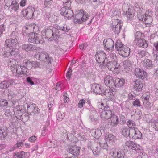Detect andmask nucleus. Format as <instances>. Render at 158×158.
Listing matches in <instances>:
<instances>
[{
	"label": "nucleus",
	"instance_id": "obj_1",
	"mask_svg": "<svg viewBox=\"0 0 158 158\" xmlns=\"http://www.w3.org/2000/svg\"><path fill=\"white\" fill-rule=\"evenodd\" d=\"M64 31L65 32H68L69 28L66 26H60L57 24H53V26L46 27L42 30L41 33L43 35H45L49 38H54L57 35L56 33H59V30Z\"/></svg>",
	"mask_w": 158,
	"mask_h": 158
},
{
	"label": "nucleus",
	"instance_id": "obj_2",
	"mask_svg": "<svg viewBox=\"0 0 158 158\" xmlns=\"http://www.w3.org/2000/svg\"><path fill=\"white\" fill-rule=\"evenodd\" d=\"M34 61L31 62L29 60H25L24 61L22 67L19 65H15L11 64V70L14 73L18 74V76L23 74L24 76H28L27 72V70L30 69L33 67Z\"/></svg>",
	"mask_w": 158,
	"mask_h": 158
},
{
	"label": "nucleus",
	"instance_id": "obj_3",
	"mask_svg": "<svg viewBox=\"0 0 158 158\" xmlns=\"http://www.w3.org/2000/svg\"><path fill=\"white\" fill-rule=\"evenodd\" d=\"M21 13L26 18L31 19L37 17L39 15V11L37 7L35 6L31 5L26 9H23Z\"/></svg>",
	"mask_w": 158,
	"mask_h": 158
},
{
	"label": "nucleus",
	"instance_id": "obj_4",
	"mask_svg": "<svg viewBox=\"0 0 158 158\" xmlns=\"http://www.w3.org/2000/svg\"><path fill=\"white\" fill-rule=\"evenodd\" d=\"M89 17V15L87 12L84 10H80L76 14L74 22L76 23L81 24L88 20Z\"/></svg>",
	"mask_w": 158,
	"mask_h": 158
},
{
	"label": "nucleus",
	"instance_id": "obj_5",
	"mask_svg": "<svg viewBox=\"0 0 158 158\" xmlns=\"http://www.w3.org/2000/svg\"><path fill=\"white\" fill-rule=\"evenodd\" d=\"M102 108L99 110L100 115L101 118L104 120L109 119L112 115V110H110L109 107L106 104H101Z\"/></svg>",
	"mask_w": 158,
	"mask_h": 158
},
{
	"label": "nucleus",
	"instance_id": "obj_6",
	"mask_svg": "<svg viewBox=\"0 0 158 158\" xmlns=\"http://www.w3.org/2000/svg\"><path fill=\"white\" fill-rule=\"evenodd\" d=\"M18 0H5V5L11 12L18 13L19 8Z\"/></svg>",
	"mask_w": 158,
	"mask_h": 158
},
{
	"label": "nucleus",
	"instance_id": "obj_7",
	"mask_svg": "<svg viewBox=\"0 0 158 158\" xmlns=\"http://www.w3.org/2000/svg\"><path fill=\"white\" fill-rule=\"evenodd\" d=\"M152 12L151 10H147L143 15H138V19L141 21L145 24H149L151 23L152 21Z\"/></svg>",
	"mask_w": 158,
	"mask_h": 158
},
{
	"label": "nucleus",
	"instance_id": "obj_8",
	"mask_svg": "<svg viewBox=\"0 0 158 158\" xmlns=\"http://www.w3.org/2000/svg\"><path fill=\"white\" fill-rule=\"evenodd\" d=\"M36 58L39 60L44 61L48 64H51L53 61V58L50 56L49 54L45 51H43L39 54H37L36 56Z\"/></svg>",
	"mask_w": 158,
	"mask_h": 158
},
{
	"label": "nucleus",
	"instance_id": "obj_9",
	"mask_svg": "<svg viewBox=\"0 0 158 158\" xmlns=\"http://www.w3.org/2000/svg\"><path fill=\"white\" fill-rule=\"evenodd\" d=\"M123 23L118 19H113L111 25V27L115 33L118 34L120 31Z\"/></svg>",
	"mask_w": 158,
	"mask_h": 158
},
{
	"label": "nucleus",
	"instance_id": "obj_10",
	"mask_svg": "<svg viewBox=\"0 0 158 158\" xmlns=\"http://www.w3.org/2000/svg\"><path fill=\"white\" fill-rule=\"evenodd\" d=\"M87 103L89 106L87 107V109L90 111V118L92 122L96 121L98 118V114L97 112L94 110V108L90 105V102L89 101H88Z\"/></svg>",
	"mask_w": 158,
	"mask_h": 158
},
{
	"label": "nucleus",
	"instance_id": "obj_11",
	"mask_svg": "<svg viewBox=\"0 0 158 158\" xmlns=\"http://www.w3.org/2000/svg\"><path fill=\"white\" fill-rule=\"evenodd\" d=\"M95 57L96 61L99 63L104 64V62L107 61L106 54L102 51H97Z\"/></svg>",
	"mask_w": 158,
	"mask_h": 158
},
{
	"label": "nucleus",
	"instance_id": "obj_12",
	"mask_svg": "<svg viewBox=\"0 0 158 158\" xmlns=\"http://www.w3.org/2000/svg\"><path fill=\"white\" fill-rule=\"evenodd\" d=\"M108 69L114 73L119 72V64L117 63V61L108 62L107 64Z\"/></svg>",
	"mask_w": 158,
	"mask_h": 158
},
{
	"label": "nucleus",
	"instance_id": "obj_13",
	"mask_svg": "<svg viewBox=\"0 0 158 158\" xmlns=\"http://www.w3.org/2000/svg\"><path fill=\"white\" fill-rule=\"evenodd\" d=\"M103 43L105 49L108 52L111 51L114 49V43L111 39L105 40Z\"/></svg>",
	"mask_w": 158,
	"mask_h": 158
},
{
	"label": "nucleus",
	"instance_id": "obj_14",
	"mask_svg": "<svg viewBox=\"0 0 158 158\" xmlns=\"http://www.w3.org/2000/svg\"><path fill=\"white\" fill-rule=\"evenodd\" d=\"M130 138L134 139H140L142 136L141 132L137 128L131 129Z\"/></svg>",
	"mask_w": 158,
	"mask_h": 158
},
{
	"label": "nucleus",
	"instance_id": "obj_15",
	"mask_svg": "<svg viewBox=\"0 0 158 158\" xmlns=\"http://www.w3.org/2000/svg\"><path fill=\"white\" fill-rule=\"evenodd\" d=\"M60 14L64 15L65 19H70L73 15V11L70 9H66L64 8H62L60 10Z\"/></svg>",
	"mask_w": 158,
	"mask_h": 158
},
{
	"label": "nucleus",
	"instance_id": "obj_16",
	"mask_svg": "<svg viewBox=\"0 0 158 158\" xmlns=\"http://www.w3.org/2000/svg\"><path fill=\"white\" fill-rule=\"evenodd\" d=\"M104 82L107 87L110 89L113 88L114 81L111 76L109 75H106L104 78Z\"/></svg>",
	"mask_w": 158,
	"mask_h": 158
},
{
	"label": "nucleus",
	"instance_id": "obj_17",
	"mask_svg": "<svg viewBox=\"0 0 158 158\" xmlns=\"http://www.w3.org/2000/svg\"><path fill=\"white\" fill-rule=\"evenodd\" d=\"M110 120L108 122L109 127H116L119 123V118L118 116L112 114L110 117Z\"/></svg>",
	"mask_w": 158,
	"mask_h": 158
},
{
	"label": "nucleus",
	"instance_id": "obj_18",
	"mask_svg": "<svg viewBox=\"0 0 158 158\" xmlns=\"http://www.w3.org/2000/svg\"><path fill=\"white\" fill-rule=\"evenodd\" d=\"M135 73L137 77L142 80L144 79L147 76L146 73L139 68L135 69Z\"/></svg>",
	"mask_w": 158,
	"mask_h": 158
},
{
	"label": "nucleus",
	"instance_id": "obj_19",
	"mask_svg": "<svg viewBox=\"0 0 158 158\" xmlns=\"http://www.w3.org/2000/svg\"><path fill=\"white\" fill-rule=\"evenodd\" d=\"M118 53L122 57H127L130 55L131 50L127 46H123V48Z\"/></svg>",
	"mask_w": 158,
	"mask_h": 158
},
{
	"label": "nucleus",
	"instance_id": "obj_20",
	"mask_svg": "<svg viewBox=\"0 0 158 158\" xmlns=\"http://www.w3.org/2000/svg\"><path fill=\"white\" fill-rule=\"evenodd\" d=\"M112 156L114 158H123L125 154L122 150H114L112 152Z\"/></svg>",
	"mask_w": 158,
	"mask_h": 158
},
{
	"label": "nucleus",
	"instance_id": "obj_21",
	"mask_svg": "<svg viewBox=\"0 0 158 158\" xmlns=\"http://www.w3.org/2000/svg\"><path fill=\"white\" fill-rule=\"evenodd\" d=\"M81 148L76 146H72L69 149L68 152L74 156H78L79 155Z\"/></svg>",
	"mask_w": 158,
	"mask_h": 158
},
{
	"label": "nucleus",
	"instance_id": "obj_22",
	"mask_svg": "<svg viewBox=\"0 0 158 158\" xmlns=\"http://www.w3.org/2000/svg\"><path fill=\"white\" fill-rule=\"evenodd\" d=\"M134 87L135 89L138 91H141L143 87V84L139 80H136L134 82Z\"/></svg>",
	"mask_w": 158,
	"mask_h": 158
},
{
	"label": "nucleus",
	"instance_id": "obj_23",
	"mask_svg": "<svg viewBox=\"0 0 158 158\" xmlns=\"http://www.w3.org/2000/svg\"><path fill=\"white\" fill-rule=\"evenodd\" d=\"M36 47L31 44H25L22 45V49L26 52H29L35 50Z\"/></svg>",
	"mask_w": 158,
	"mask_h": 158
},
{
	"label": "nucleus",
	"instance_id": "obj_24",
	"mask_svg": "<svg viewBox=\"0 0 158 158\" xmlns=\"http://www.w3.org/2000/svg\"><path fill=\"white\" fill-rule=\"evenodd\" d=\"M125 82V80L123 79H120L119 78H116L115 81H114V86L115 87H121L124 84Z\"/></svg>",
	"mask_w": 158,
	"mask_h": 158
},
{
	"label": "nucleus",
	"instance_id": "obj_25",
	"mask_svg": "<svg viewBox=\"0 0 158 158\" xmlns=\"http://www.w3.org/2000/svg\"><path fill=\"white\" fill-rule=\"evenodd\" d=\"M92 89L95 93L98 94H101L102 93V90L101 86L97 84H94L92 86Z\"/></svg>",
	"mask_w": 158,
	"mask_h": 158
},
{
	"label": "nucleus",
	"instance_id": "obj_26",
	"mask_svg": "<svg viewBox=\"0 0 158 158\" xmlns=\"http://www.w3.org/2000/svg\"><path fill=\"white\" fill-rule=\"evenodd\" d=\"M116 139V137L112 134L106 135L105 136V140L108 142L112 144Z\"/></svg>",
	"mask_w": 158,
	"mask_h": 158
},
{
	"label": "nucleus",
	"instance_id": "obj_27",
	"mask_svg": "<svg viewBox=\"0 0 158 158\" xmlns=\"http://www.w3.org/2000/svg\"><path fill=\"white\" fill-rule=\"evenodd\" d=\"M142 63L143 66L147 68H151L153 66L152 62L148 59H145Z\"/></svg>",
	"mask_w": 158,
	"mask_h": 158
},
{
	"label": "nucleus",
	"instance_id": "obj_28",
	"mask_svg": "<svg viewBox=\"0 0 158 158\" xmlns=\"http://www.w3.org/2000/svg\"><path fill=\"white\" fill-rule=\"evenodd\" d=\"M35 35L36 38L35 40V43L36 44H42L44 41V39L41 35L35 33Z\"/></svg>",
	"mask_w": 158,
	"mask_h": 158
},
{
	"label": "nucleus",
	"instance_id": "obj_29",
	"mask_svg": "<svg viewBox=\"0 0 158 158\" xmlns=\"http://www.w3.org/2000/svg\"><path fill=\"white\" fill-rule=\"evenodd\" d=\"M13 112L15 116L17 118H19L22 114L21 110L19 108V106H17L15 107L13 109Z\"/></svg>",
	"mask_w": 158,
	"mask_h": 158
},
{
	"label": "nucleus",
	"instance_id": "obj_30",
	"mask_svg": "<svg viewBox=\"0 0 158 158\" xmlns=\"http://www.w3.org/2000/svg\"><path fill=\"white\" fill-rule=\"evenodd\" d=\"M107 61L106 62H114L116 61L117 58L116 55L115 53H110L108 57H106Z\"/></svg>",
	"mask_w": 158,
	"mask_h": 158
},
{
	"label": "nucleus",
	"instance_id": "obj_31",
	"mask_svg": "<svg viewBox=\"0 0 158 158\" xmlns=\"http://www.w3.org/2000/svg\"><path fill=\"white\" fill-rule=\"evenodd\" d=\"M91 135L96 138H98L101 135L100 130L99 129L93 130L91 131Z\"/></svg>",
	"mask_w": 158,
	"mask_h": 158
},
{
	"label": "nucleus",
	"instance_id": "obj_32",
	"mask_svg": "<svg viewBox=\"0 0 158 158\" xmlns=\"http://www.w3.org/2000/svg\"><path fill=\"white\" fill-rule=\"evenodd\" d=\"M46 14L44 16V17L46 19H48L51 22H52L54 21V18L55 17V15L52 13H50V12H47L46 10Z\"/></svg>",
	"mask_w": 158,
	"mask_h": 158
},
{
	"label": "nucleus",
	"instance_id": "obj_33",
	"mask_svg": "<svg viewBox=\"0 0 158 158\" xmlns=\"http://www.w3.org/2000/svg\"><path fill=\"white\" fill-rule=\"evenodd\" d=\"M115 46L116 49L118 52L120 50L122 49L123 48V46H125V45L123 44L120 40H118L116 42Z\"/></svg>",
	"mask_w": 158,
	"mask_h": 158
},
{
	"label": "nucleus",
	"instance_id": "obj_34",
	"mask_svg": "<svg viewBox=\"0 0 158 158\" xmlns=\"http://www.w3.org/2000/svg\"><path fill=\"white\" fill-rule=\"evenodd\" d=\"M146 52L143 50H138L136 53L137 59L139 60L144 57L145 55Z\"/></svg>",
	"mask_w": 158,
	"mask_h": 158
},
{
	"label": "nucleus",
	"instance_id": "obj_35",
	"mask_svg": "<svg viewBox=\"0 0 158 158\" xmlns=\"http://www.w3.org/2000/svg\"><path fill=\"white\" fill-rule=\"evenodd\" d=\"M25 152L22 151L20 152H16L15 153L13 158H23L25 157Z\"/></svg>",
	"mask_w": 158,
	"mask_h": 158
},
{
	"label": "nucleus",
	"instance_id": "obj_36",
	"mask_svg": "<svg viewBox=\"0 0 158 158\" xmlns=\"http://www.w3.org/2000/svg\"><path fill=\"white\" fill-rule=\"evenodd\" d=\"M35 38H36L35 33L32 32L29 34L27 39L29 42L31 43H35Z\"/></svg>",
	"mask_w": 158,
	"mask_h": 158
},
{
	"label": "nucleus",
	"instance_id": "obj_37",
	"mask_svg": "<svg viewBox=\"0 0 158 158\" xmlns=\"http://www.w3.org/2000/svg\"><path fill=\"white\" fill-rule=\"evenodd\" d=\"M138 45L141 47L145 48L148 47V45L146 40L144 39H139L138 40Z\"/></svg>",
	"mask_w": 158,
	"mask_h": 158
},
{
	"label": "nucleus",
	"instance_id": "obj_38",
	"mask_svg": "<svg viewBox=\"0 0 158 158\" xmlns=\"http://www.w3.org/2000/svg\"><path fill=\"white\" fill-rule=\"evenodd\" d=\"M132 103V107L138 108L142 106L141 103L140 101L137 98L133 100Z\"/></svg>",
	"mask_w": 158,
	"mask_h": 158
},
{
	"label": "nucleus",
	"instance_id": "obj_39",
	"mask_svg": "<svg viewBox=\"0 0 158 158\" xmlns=\"http://www.w3.org/2000/svg\"><path fill=\"white\" fill-rule=\"evenodd\" d=\"M131 134V129L129 130L128 128L124 127L123 128L122 131V135L124 136L127 137L129 136L130 138Z\"/></svg>",
	"mask_w": 158,
	"mask_h": 158
},
{
	"label": "nucleus",
	"instance_id": "obj_40",
	"mask_svg": "<svg viewBox=\"0 0 158 158\" xmlns=\"http://www.w3.org/2000/svg\"><path fill=\"white\" fill-rule=\"evenodd\" d=\"M11 58L13 60L16 57L18 54V52L17 49L15 48H10V49Z\"/></svg>",
	"mask_w": 158,
	"mask_h": 158
},
{
	"label": "nucleus",
	"instance_id": "obj_41",
	"mask_svg": "<svg viewBox=\"0 0 158 158\" xmlns=\"http://www.w3.org/2000/svg\"><path fill=\"white\" fill-rule=\"evenodd\" d=\"M128 11H126L125 15L127 18V20L131 21L133 20L134 19V14L132 13L129 11V8H128Z\"/></svg>",
	"mask_w": 158,
	"mask_h": 158
},
{
	"label": "nucleus",
	"instance_id": "obj_42",
	"mask_svg": "<svg viewBox=\"0 0 158 158\" xmlns=\"http://www.w3.org/2000/svg\"><path fill=\"white\" fill-rule=\"evenodd\" d=\"M150 123L151 127L155 131H158V121L155 120H152Z\"/></svg>",
	"mask_w": 158,
	"mask_h": 158
},
{
	"label": "nucleus",
	"instance_id": "obj_43",
	"mask_svg": "<svg viewBox=\"0 0 158 158\" xmlns=\"http://www.w3.org/2000/svg\"><path fill=\"white\" fill-rule=\"evenodd\" d=\"M153 46L155 48V51H156L157 53L156 54L155 51L153 53V56L156 59V60H158V42L154 43Z\"/></svg>",
	"mask_w": 158,
	"mask_h": 158
},
{
	"label": "nucleus",
	"instance_id": "obj_44",
	"mask_svg": "<svg viewBox=\"0 0 158 158\" xmlns=\"http://www.w3.org/2000/svg\"><path fill=\"white\" fill-rule=\"evenodd\" d=\"M56 116L57 120L60 121L63 119L64 117L65 114L64 113L59 111L57 113Z\"/></svg>",
	"mask_w": 158,
	"mask_h": 158
},
{
	"label": "nucleus",
	"instance_id": "obj_45",
	"mask_svg": "<svg viewBox=\"0 0 158 158\" xmlns=\"http://www.w3.org/2000/svg\"><path fill=\"white\" fill-rule=\"evenodd\" d=\"M107 143L104 139H102L99 142L100 146L104 149H106L107 148Z\"/></svg>",
	"mask_w": 158,
	"mask_h": 158
},
{
	"label": "nucleus",
	"instance_id": "obj_46",
	"mask_svg": "<svg viewBox=\"0 0 158 158\" xmlns=\"http://www.w3.org/2000/svg\"><path fill=\"white\" fill-rule=\"evenodd\" d=\"M93 154L95 156L98 155L101 152L100 147L97 146L94 148L92 150Z\"/></svg>",
	"mask_w": 158,
	"mask_h": 158
},
{
	"label": "nucleus",
	"instance_id": "obj_47",
	"mask_svg": "<svg viewBox=\"0 0 158 158\" xmlns=\"http://www.w3.org/2000/svg\"><path fill=\"white\" fill-rule=\"evenodd\" d=\"M63 2L64 4V6L63 8H64L66 9H70L71 2L69 0H65L63 1Z\"/></svg>",
	"mask_w": 158,
	"mask_h": 158
},
{
	"label": "nucleus",
	"instance_id": "obj_48",
	"mask_svg": "<svg viewBox=\"0 0 158 158\" xmlns=\"http://www.w3.org/2000/svg\"><path fill=\"white\" fill-rule=\"evenodd\" d=\"M106 97L112 101H115L116 99L115 95H114L113 92L110 90L108 93V95H107Z\"/></svg>",
	"mask_w": 158,
	"mask_h": 158
},
{
	"label": "nucleus",
	"instance_id": "obj_49",
	"mask_svg": "<svg viewBox=\"0 0 158 158\" xmlns=\"http://www.w3.org/2000/svg\"><path fill=\"white\" fill-rule=\"evenodd\" d=\"M8 102L7 100L0 98V107L7 106Z\"/></svg>",
	"mask_w": 158,
	"mask_h": 158
},
{
	"label": "nucleus",
	"instance_id": "obj_50",
	"mask_svg": "<svg viewBox=\"0 0 158 158\" xmlns=\"http://www.w3.org/2000/svg\"><path fill=\"white\" fill-rule=\"evenodd\" d=\"M7 135V131L3 129L0 128V137L5 138Z\"/></svg>",
	"mask_w": 158,
	"mask_h": 158
},
{
	"label": "nucleus",
	"instance_id": "obj_51",
	"mask_svg": "<svg viewBox=\"0 0 158 158\" xmlns=\"http://www.w3.org/2000/svg\"><path fill=\"white\" fill-rule=\"evenodd\" d=\"M27 105V111L30 113L33 112V109H34V106L35 107V104H31L30 105Z\"/></svg>",
	"mask_w": 158,
	"mask_h": 158
},
{
	"label": "nucleus",
	"instance_id": "obj_52",
	"mask_svg": "<svg viewBox=\"0 0 158 158\" xmlns=\"http://www.w3.org/2000/svg\"><path fill=\"white\" fill-rule=\"evenodd\" d=\"M34 80L35 78L31 77H28L26 78L27 82L31 85H34Z\"/></svg>",
	"mask_w": 158,
	"mask_h": 158
},
{
	"label": "nucleus",
	"instance_id": "obj_53",
	"mask_svg": "<svg viewBox=\"0 0 158 158\" xmlns=\"http://www.w3.org/2000/svg\"><path fill=\"white\" fill-rule=\"evenodd\" d=\"M124 65L126 68H128L129 69L131 67L133 62L128 60H125L123 63Z\"/></svg>",
	"mask_w": 158,
	"mask_h": 158
},
{
	"label": "nucleus",
	"instance_id": "obj_54",
	"mask_svg": "<svg viewBox=\"0 0 158 158\" xmlns=\"http://www.w3.org/2000/svg\"><path fill=\"white\" fill-rule=\"evenodd\" d=\"M130 149L135 150H140V146L139 145L133 142Z\"/></svg>",
	"mask_w": 158,
	"mask_h": 158
},
{
	"label": "nucleus",
	"instance_id": "obj_55",
	"mask_svg": "<svg viewBox=\"0 0 158 158\" xmlns=\"http://www.w3.org/2000/svg\"><path fill=\"white\" fill-rule=\"evenodd\" d=\"M127 125L130 129H134L135 126V122L132 120H129L127 122Z\"/></svg>",
	"mask_w": 158,
	"mask_h": 158
},
{
	"label": "nucleus",
	"instance_id": "obj_56",
	"mask_svg": "<svg viewBox=\"0 0 158 158\" xmlns=\"http://www.w3.org/2000/svg\"><path fill=\"white\" fill-rule=\"evenodd\" d=\"M126 119L125 116L123 115L120 116V119H119V123L121 125H123L126 123Z\"/></svg>",
	"mask_w": 158,
	"mask_h": 158
},
{
	"label": "nucleus",
	"instance_id": "obj_57",
	"mask_svg": "<svg viewBox=\"0 0 158 158\" xmlns=\"http://www.w3.org/2000/svg\"><path fill=\"white\" fill-rule=\"evenodd\" d=\"M7 83V87L11 86L15 83V80L13 79H10L7 81H5Z\"/></svg>",
	"mask_w": 158,
	"mask_h": 158
},
{
	"label": "nucleus",
	"instance_id": "obj_58",
	"mask_svg": "<svg viewBox=\"0 0 158 158\" xmlns=\"http://www.w3.org/2000/svg\"><path fill=\"white\" fill-rule=\"evenodd\" d=\"M85 101L83 99H81L79 102L77 106L78 108L81 109L84 107V106L85 104Z\"/></svg>",
	"mask_w": 158,
	"mask_h": 158
},
{
	"label": "nucleus",
	"instance_id": "obj_59",
	"mask_svg": "<svg viewBox=\"0 0 158 158\" xmlns=\"http://www.w3.org/2000/svg\"><path fill=\"white\" fill-rule=\"evenodd\" d=\"M70 67L68 69V71L67 73L66 77L67 79L69 80L72 75V68Z\"/></svg>",
	"mask_w": 158,
	"mask_h": 158
},
{
	"label": "nucleus",
	"instance_id": "obj_60",
	"mask_svg": "<svg viewBox=\"0 0 158 158\" xmlns=\"http://www.w3.org/2000/svg\"><path fill=\"white\" fill-rule=\"evenodd\" d=\"M143 104L144 107L147 109L150 108L152 106V104L149 101L143 102Z\"/></svg>",
	"mask_w": 158,
	"mask_h": 158
},
{
	"label": "nucleus",
	"instance_id": "obj_61",
	"mask_svg": "<svg viewBox=\"0 0 158 158\" xmlns=\"http://www.w3.org/2000/svg\"><path fill=\"white\" fill-rule=\"evenodd\" d=\"M3 56L4 57L6 58L10 57L11 59L10 50L9 51H5L4 52Z\"/></svg>",
	"mask_w": 158,
	"mask_h": 158
},
{
	"label": "nucleus",
	"instance_id": "obj_62",
	"mask_svg": "<svg viewBox=\"0 0 158 158\" xmlns=\"http://www.w3.org/2000/svg\"><path fill=\"white\" fill-rule=\"evenodd\" d=\"M12 39H8L6 40L5 42L6 46L9 47L12 46Z\"/></svg>",
	"mask_w": 158,
	"mask_h": 158
},
{
	"label": "nucleus",
	"instance_id": "obj_63",
	"mask_svg": "<svg viewBox=\"0 0 158 158\" xmlns=\"http://www.w3.org/2000/svg\"><path fill=\"white\" fill-rule=\"evenodd\" d=\"M133 142L130 141H127L125 144V146L126 148H128V149H130L131 148V145Z\"/></svg>",
	"mask_w": 158,
	"mask_h": 158
},
{
	"label": "nucleus",
	"instance_id": "obj_64",
	"mask_svg": "<svg viewBox=\"0 0 158 158\" xmlns=\"http://www.w3.org/2000/svg\"><path fill=\"white\" fill-rule=\"evenodd\" d=\"M23 146V143L22 142H19L17 143L16 144L15 146V148H17L19 149H21Z\"/></svg>",
	"mask_w": 158,
	"mask_h": 158
}]
</instances>
